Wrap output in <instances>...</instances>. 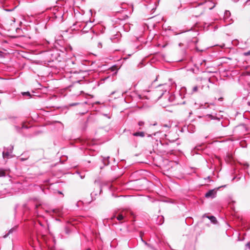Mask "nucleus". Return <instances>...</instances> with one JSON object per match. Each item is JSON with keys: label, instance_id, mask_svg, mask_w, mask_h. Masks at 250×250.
Here are the masks:
<instances>
[{"label": "nucleus", "instance_id": "f257e3e1", "mask_svg": "<svg viewBox=\"0 0 250 250\" xmlns=\"http://www.w3.org/2000/svg\"><path fill=\"white\" fill-rule=\"evenodd\" d=\"M165 94L166 96L163 99V102L162 103L161 105L164 107H166L171 103L173 97L172 96L170 95L168 93H167V90L162 87V86H159L157 89L151 92L149 95H139L138 97L140 99H142L144 97L146 99H150L153 101H156L161 98Z\"/></svg>", "mask_w": 250, "mask_h": 250}, {"label": "nucleus", "instance_id": "f03ea898", "mask_svg": "<svg viewBox=\"0 0 250 250\" xmlns=\"http://www.w3.org/2000/svg\"><path fill=\"white\" fill-rule=\"evenodd\" d=\"M216 194V192L214 190V189H211V190H209L206 193L205 197L206 198H213L215 197Z\"/></svg>", "mask_w": 250, "mask_h": 250}, {"label": "nucleus", "instance_id": "7ed1b4c3", "mask_svg": "<svg viewBox=\"0 0 250 250\" xmlns=\"http://www.w3.org/2000/svg\"><path fill=\"white\" fill-rule=\"evenodd\" d=\"M205 4L206 5V7H208L210 10L212 9L215 6L214 3L211 1H206Z\"/></svg>", "mask_w": 250, "mask_h": 250}, {"label": "nucleus", "instance_id": "20e7f679", "mask_svg": "<svg viewBox=\"0 0 250 250\" xmlns=\"http://www.w3.org/2000/svg\"><path fill=\"white\" fill-rule=\"evenodd\" d=\"M161 126L162 127H165L166 128L165 130L167 131L171 127V124L169 122L167 124H162Z\"/></svg>", "mask_w": 250, "mask_h": 250}, {"label": "nucleus", "instance_id": "39448f33", "mask_svg": "<svg viewBox=\"0 0 250 250\" xmlns=\"http://www.w3.org/2000/svg\"><path fill=\"white\" fill-rule=\"evenodd\" d=\"M133 136L136 137H144L145 136V133L144 132H137L133 133Z\"/></svg>", "mask_w": 250, "mask_h": 250}, {"label": "nucleus", "instance_id": "423d86ee", "mask_svg": "<svg viewBox=\"0 0 250 250\" xmlns=\"http://www.w3.org/2000/svg\"><path fill=\"white\" fill-rule=\"evenodd\" d=\"M230 16V12L229 11L226 10L225 12L224 13V20L225 21L228 20L229 18V17Z\"/></svg>", "mask_w": 250, "mask_h": 250}, {"label": "nucleus", "instance_id": "0eeeda50", "mask_svg": "<svg viewBox=\"0 0 250 250\" xmlns=\"http://www.w3.org/2000/svg\"><path fill=\"white\" fill-rule=\"evenodd\" d=\"M206 217L208 218L210 220L211 222L213 223V224H215L217 222L216 219L214 216H207Z\"/></svg>", "mask_w": 250, "mask_h": 250}, {"label": "nucleus", "instance_id": "6e6552de", "mask_svg": "<svg viewBox=\"0 0 250 250\" xmlns=\"http://www.w3.org/2000/svg\"><path fill=\"white\" fill-rule=\"evenodd\" d=\"M21 94L24 96H28L29 97H31V94L28 91L22 92Z\"/></svg>", "mask_w": 250, "mask_h": 250}, {"label": "nucleus", "instance_id": "1a4fd4ad", "mask_svg": "<svg viewBox=\"0 0 250 250\" xmlns=\"http://www.w3.org/2000/svg\"><path fill=\"white\" fill-rule=\"evenodd\" d=\"M15 230V228H12V229H10L9 230L8 233L7 234L3 236V237H4V238H6V237H7V236H8V235H9L10 233H12V232H13V231H14Z\"/></svg>", "mask_w": 250, "mask_h": 250}, {"label": "nucleus", "instance_id": "9d476101", "mask_svg": "<svg viewBox=\"0 0 250 250\" xmlns=\"http://www.w3.org/2000/svg\"><path fill=\"white\" fill-rule=\"evenodd\" d=\"M5 176V172L4 170L2 169H0V177H4Z\"/></svg>", "mask_w": 250, "mask_h": 250}, {"label": "nucleus", "instance_id": "9b49d317", "mask_svg": "<svg viewBox=\"0 0 250 250\" xmlns=\"http://www.w3.org/2000/svg\"><path fill=\"white\" fill-rule=\"evenodd\" d=\"M198 87L197 86H194L193 87L192 89V93L196 92L198 91Z\"/></svg>", "mask_w": 250, "mask_h": 250}, {"label": "nucleus", "instance_id": "f8f14e48", "mask_svg": "<svg viewBox=\"0 0 250 250\" xmlns=\"http://www.w3.org/2000/svg\"><path fill=\"white\" fill-rule=\"evenodd\" d=\"M124 218V216L122 214H119L117 217V219L119 221L122 220Z\"/></svg>", "mask_w": 250, "mask_h": 250}, {"label": "nucleus", "instance_id": "ddd939ff", "mask_svg": "<svg viewBox=\"0 0 250 250\" xmlns=\"http://www.w3.org/2000/svg\"><path fill=\"white\" fill-rule=\"evenodd\" d=\"M2 156H3V158L8 157V156H9V152H3Z\"/></svg>", "mask_w": 250, "mask_h": 250}, {"label": "nucleus", "instance_id": "4468645a", "mask_svg": "<svg viewBox=\"0 0 250 250\" xmlns=\"http://www.w3.org/2000/svg\"><path fill=\"white\" fill-rule=\"evenodd\" d=\"M244 55L245 56H249L250 55V50L247 51V52H244L243 53Z\"/></svg>", "mask_w": 250, "mask_h": 250}, {"label": "nucleus", "instance_id": "2eb2a0df", "mask_svg": "<svg viewBox=\"0 0 250 250\" xmlns=\"http://www.w3.org/2000/svg\"><path fill=\"white\" fill-rule=\"evenodd\" d=\"M145 124V123L143 121H139L138 122V125L140 126H143Z\"/></svg>", "mask_w": 250, "mask_h": 250}, {"label": "nucleus", "instance_id": "dca6fc26", "mask_svg": "<svg viewBox=\"0 0 250 250\" xmlns=\"http://www.w3.org/2000/svg\"><path fill=\"white\" fill-rule=\"evenodd\" d=\"M246 247L249 249L250 248V242H248L246 244Z\"/></svg>", "mask_w": 250, "mask_h": 250}, {"label": "nucleus", "instance_id": "f3484780", "mask_svg": "<svg viewBox=\"0 0 250 250\" xmlns=\"http://www.w3.org/2000/svg\"><path fill=\"white\" fill-rule=\"evenodd\" d=\"M98 47H99V48H102V43H101V42H99L98 43Z\"/></svg>", "mask_w": 250, "mask_h": 250}, {"label": "nucleus", "instance_id": "a211bd4d", "mask_svg": "<svg viewBox=\"0 0 250 250\" xmlns=\"http://www.w3.org/2000/svg\"><path fill=\"white\" fill-rule=\"evenodd\" d=\"M141 240L145 244V245H147V246L149 245L146 241H145L143 240L142 238H141Z\"/></svg>", "mask_w": 250, "mask_h": 250}, {"label": "nucleus", "instance_id": "6ab92c4d", "mask_svg": "<svg viewBox=\"0 0 250 250\" xmlns=\"http://www.w3.org/2000/svg\"><path fill=\"white\" fill-rule=\"evenodd\" d=\"M13 147H13V146H11L10 147V148H9V150H10V151L11 152L12 151V150H13Z\"/></svg>", "mask_w": 250, "mask_h": 250}, {"label": "nucleus", "instance_id": "aec40b11", "mask_svg": "<svg viewBox=\"0 0 250 250\" xmlns=\"http://www.w3.org/2000/svg\"><path fill=\"white\" fill-rule=\"evenodd\" d=\"M77 104H78V103H74V104H71V105H72V106H74V105H77Z\"/></svg>", "mask_w": 250, "mask_h": 250}, {"label": "nucleus", "instance_id": "412c9836", "mask_svg": "<svg viewBox=\"0 0 250 250\" xmlns=\"http://www.w3.org/2000/svg\"><path fill=\"white\" fill-rule=\"evenodd\" d=\"M246 3L250 5V0H247Z\"/></svg>", "mask_w": 250, "mask_h": 250}, {"label": "nucleus", "instance_id": "4be33fe9", "mask_svg": "<svg viewBox=\"0 0 250 250\" xmlns=\"http://www.w3.org/2000/svg\"><path fill=\"white\" fill-rule=\"evenodd\" d=\"M91 35H92V37H91V39H92L93 38V36H94V34L92 33H91Z\"/></svg>", "mask_w": 250, "mask_h": 250}, {"label": "nucleus", "instance_id": "5701e85b", "mask_svg": "<svg viewBox=\"0 0 250 250\" xmlns=\"http://www.w3.org/2000/svg\"><path fill=\"white\" fill-rule=\"evenodd\" d=\"M22 128H27V127L24 125H23L22 126Z\"/></svg>", "mask_w": 250, "mask_h": 250}, {"label": "nucleus", "instance_id": "b1692460", "mask_svg": "<svg viewBox=\"0 0 250 250\" xmlns=\"http://www.w3.org/2000/svg\"><path fill=\"white\" fill-rule=\"evenodd\" d=\"M204 12V11L203 10H202L201 13H200V14H202Z\"/></svg>", "mask_w": 250, "mask_h": 250}, {"label": "nucleus", "instance_id": "393cba45", "mask_svg": "<svg viewBox=\"0 0 250 250\" xmlns=\"http://www.w3.org/2000/svg\"><path fill=\"white\" fill-rule=\"evenodd\" d=\"M84 176H81V179H83L84 178Z\"/></svg>", "mask_w": 250, "mask_h": 250}, {"label": "nucleus", "instance_id": "a878e982", "mask_svg": "<svg viewBox=\"0 0 250 250\" xmlns=\"http://www.w3.org/2000/svg\"><path fill=\"white\" fill-rule=\"evenodd\" d=\"M235 2L238 1L239 0H234Z\"/></svg>", "mask_w": 250, "mask_h": 250}, {"label": "nucleus", "instance_id": "bb28decb", "mask_svg": "<svg viewBox=\"0 0 250 250\" xmlns=\"http://www.w3.org/2000/svg\"><path fill=\"white\" fill-rule=\"evenodd\" d=\"M248 104L249 105H250V102H248Z\"/></svg>", "mask_w": 250, "mask_h": 250}, {"label": "nucleus", "instance_id": "cd10ccee", "mask_svg": "<svg viewBox=\"0 0 250 250\" xmlns=\"http://www.w3.org/2000/svg\"><path fill=\"white\" fill-rule=\"evenodd\" d=\"M114 93H115V92H112L111 94H114Z\"/></svg>", "mask_w": 250, "mask_h": 250}, {"label": "nucleus", "instance_id": "c85d7f7f", "mask_svg": "<svg viewBox=\"0 0 250 250\" xmlns=\"http://www.w3.org/2000/svg\"><path fill=\"white\" fill-rule=\"evenodd\" d=\"M161 219H163V217L162 216H161Z\"/></svg>", "mask_w": 250, "mask_h": 250}]
</instances>
